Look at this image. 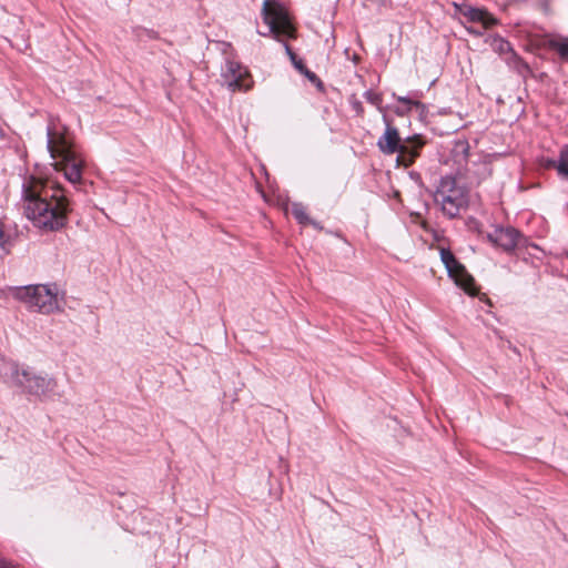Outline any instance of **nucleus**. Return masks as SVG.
<instances>
[{"label":"nucleus","mask_w":568,"mask_h":568,"mask_svg":"<svg viewBox=\"0 0 568 568\" xmlns=\"http://www.w3.org/2000/svg\"><path fill=\"white\" fill-rule=\"evenodd\" d=\"M24 214L40 229L59 230L67 223L69 201L53 178L31 175L22 184Z\"/></svg>","instance_id":"f257e3e1"},{"label":"nucleus","mask_w":568,"mask_h":568,"mask_svg":"<svg viewBox=\"0 0 568 568\" xmlns=\"http://www.w3.org/2000/svg\"><path fill=\"white\" fill-rule=\"evenodd\" d=\"M47 149L54 161L51 164L54 172H62L71 184L82 181L84 160L65 134L54 124H50L47 129Z\"/></svg>","instance_id":"f03ea898"},{"label":"nucleus","mask_w":568,"mask_h":568,"mask_svg":"<svg viewBox=\"0 0 568 568\" xmlns=\"http://www.w3.org/2000/svg\"><path fill=\"white\" fill-rule=\"evenodd\" d=\"M0 376L7 384L19 387L42 400L52 399L59 395L54 378L21 368L12 362L3 364Z\"/></svg>","instance_id":"7ed1b4c3"},{"label":"nucleus","mask_w":568,"mask_h":568,"mask_svg":"<svg viewBox=\"0 0 568 568\" xmlns=\"http://www.w3.org/2000/svg\"><path fill=\"white\" fill-rule=\"evenodd\" d=\"M262 16L265 24L268 28V31H258V33L263 37L272 34L276 41L283 43L285 52L292 64L296 70L303 73L306 69L303 61L297 59V55L287 44L288 39L296 37V29L293 26L286 10L275 0H265L263 3Z\"/></svg>","instance_id":"20e7f679"},{"label":"nucleus","mask_w":568,"mask_h":568,"mask_svg":"<svg viewBox=\"0 0 568 568\" xmlns=\"http://www.w3.org/2000/svg\"><path fill=\"white\" fill-rule=\"evenodd\" d=\"M9 294L28 308L44 314L60 310L64 302L59 286H10Z\"/></svg>","instance_id":"39448f33"},{"label":"nucleus","mask_w":568,"mask_h":568,"mask_svg":"<svg viewBox=\"0 0 568 568\" xmlns=\"http://www.w3.org/2000/svg\"><path fill=\"white\" fill-rule=\"evenodd\" d=\"M377 145L384 154L397 153L398 164L408 166L418 156V152L424 145V141L417 135L407 138L403 141L399 138L397 129L387 124L385 132L377 141Z\"/></svg>","instance_id":"423d86ee"},{"label":"nucleus","mask_w":568,"mask_h":568,"mask_svg":"<svg viewBox=\"0 0 568 568\" xmlns=\"http://www.w3.org/2000/svg\"><path fill=\"white\" fill-rule=\"evenodd\" d=\"M435 201L448 217H455L468 203V191L460 176L446 175L435 192Z\"/></svg>","instance_id":"0eeeda50"},{"label":"nucleus","mask_w":568,"mask_h":568,"mask_svg":"<svg viewBox=\"0 0 568 568\" xmlns=\"http://www.w3.org/2000/svg\"><path fill=\"white\" fill-rule=\"evenodd\" d=\"M223 83L231 91L248 90L252 87V80L245 67L236 61L227 60L222 68Z\"/></svg>","instance_id":"6e6552de"},{"label":"nucleus","mask_w":568,"mask_h":568,"mask_svg":"<svg viewBox=\"0 0 568 568\" xmlns=\"http://www.w3.org/2000/svg\"><path fill=\"white\" fill-rule=\"evenodd\" d=\"M486 236L493 245L507 252L514 250L520 239L518 231L509 226H496L491 232H488Z\"/></svg>","instance_id":"1a4fd4ad"},{"label":"nucleus","mask_w":568,"mask_h":568,"mask_svg":"<svg viewBox=\"0 0 568 568\" xmlns=\"http://www.w3.org/2000/svg\"><path fill=\"white\" fill-rule=\"evenodd\" d=\"M450 154L454 163L460 170L464 165H467V160L469 155V144L465 140H457L454 142Z\"/></svg>","instance_id":"9d476101"},{"label":"nucleus","mask_w":568,"mask_h":568,"mask_svg":"<svg viewBox=\"0 0 568 568\" xmlns=\"http://www.w3.org/2000/svg\"><path fill=\"white\" fill-rule=\"evenodd\" d=\"M464 16L471 22L481 23L485 29L496 23V19L490 13L479 8H468Z\"/></svg>","instance_id":"9b49d317"},{"label":"nucleus","mask_w":568,"mask_h":568,"mask_svg":"<svg viewBox=\"0 0 568 568\" xmlns=\"http://www.w3.org/2000/svg\"><path fill=\"white\" fill-rule=\"evenodd\" d=\"M393 97L400 103L404 104L403 108H398L395 110V112L399 115H404L408 112H410L414 108L420 113L424 114L427 111V106L422 103L417 98H410V97H402L393 94Z\"/></svg>","instance_id":"f8f14e48"},{"label":"nucleus","mask_w":568,"mask_h":568,"mask_svg":"<svg viewBox=\"0 0 568 568\" xmlns=\"http://www.w3.org/2000/svg\"><path fill=\"white\" fill-rule=\"evenodd\" d=\"M445 267L449 277L454 281V284H471L466 278L467 273L465 267L457 260H454V263Z\"/></svg>","instance_id":"ddd939ff"},{"label":"nucleus","mask_w":568,"mask_h":568,"mask_svg":"<svg viewBox=\"0 0 568 568\" xmlns=\"http://www.w3.org/2000/svg\"><path fill=\"white\" fill-rule=\"evenodd\" d=\"M556 170L559 175L568 176V145H565L560 150L558 165H556Z\"/></svg>","instance_id":"4468645a"},{"label":"nucleus","mask_w":568,"mask_h":568,"mask_svg":"<svg viewBox=\"0 0 568 568\" xmlns=\"http://www.w3.org/2000/svg\"><path fill=\"white\" fill-rule=\"evenodd\" d=\"M292 214L294 217L301 223L305 224L311 222L310 217L306 214L305 207L301 203H293L291 207Z\"/></svg>","instance_id":"2eb2a0df"},{"label":"nucleus","mask_w":568,"mask_h":568,"mask_svg":"<svg viewBox=\"0 0 568 568\" xmlns=\"http://www.w3.org/2000/svg\"><path fill=\"white\" fill-rule=\"evenodd\" d=\"M10 236L3 231V225L0 222V257H3L9 253Z\"/></svg>","instance_id":"dca6fc26"},{"label":"nucleus","mask_w":568,"mask_h":568,"mask_svg":"<svg viewBox=\"0 0 568 568\" xmlns=\"http://www.w3.org/2000/svg\"><path fill=\"white\" fill-rule=\"evenodd\" d=\"M462 288L464 290L465 294H467L468 296L478 297L479 300L485 301L486 303L489 304V300L486 297L485 294H481L479 292L478 286H462Z\"/></svg>","instance_id":"f3484780"},{"label":"nucleus","mask_w":568,"mask_h":568,"mask_svg":"<svg viewBox=\"0 0 568 568\" xmlns=\"http://www.w3.org/2000/svg\"><path fill=\"white\" fill-rule=\"evenodd\" d=\"M561 58L568 60V39L559 41L554 45Z\"/></svg>","instance_id":"a211bd4d"},{"label":"nucleus","mask_w":568,"mask_h":568,"mask_svg":"<svg viewBox=\"0 0 568 568\" xmlns=\"http://www.w3.org/2000/svg\"><path fill=\"white\" fill-rule=\"evenodd\" d=\"M440 258L445 266H448L449 264L454 263V260H456L453 253L448 250L440 251Z\"/></svg>","instance_id":"6ab92c4d"},{"label":"nucleus","mask_w":568,"mask_h":568,"mask_svg":"<svg viewBox=\"0 0 568 568\" xmlns=\"http://www.w3.org/2000/svg\"><path fill=\"white\" fill-rule=\"evenodd\" d=\"M365 95H366L367 101H369L372 104L378 105V103L381 102V98L376 93L368 91V92H366Z\"/></svg>","instance_id":"aec40b11"},{"label":"nucleus","mask_w":568,"mask_h":568,"mask_svg":"<svg viewBox=\"0 0 568 568\" xmlns=\"http://www.w3.org/2000/svg\"><path fill=\"white\" fill-rule=\"evenodd\" d=\"M311 81H315L317 78L314 72L310 71L308 69H305L303 72Z\"/></svg>","instance_id":"412c9836"},{"label":"nucleus","mask_w":568,"mask_h":568,"mask_svg":"<svg viewBox=\"0 0 568 568\" xmlns=\"http://www.w3.org/2000/svg\"><path fill=\"white\" fill-rule=\"evenodd\" d=\"M556 165H558V161H556V160H548L546 162V166L547 168H555L556 169Z\"/></svg>","instance_id":"4be33fe9"},{"label":"nucleus","mask_w":568,"mask_h":568,"mask_svg":"<svg viewBox=\"0 0 568 568\" xmlns=\"http://www.w3.org/2000/svg\"><path fill=\"white\" fill-rule=\"evenodd\" d=\"M0 568H14L11 564L7 562L3 559H0Z\"/></svg>","instance_id":"5701e85b"},{"label":"nucleus","mask_w":568,"mask_h":568,"mask_svg":"<svg viewBox=\"0 0 568 568\" xmlns=\"http://www.w3.org/2000/svg\"><path fill=\"white\" fill-rule=\"evenodd\" d=\"M465 168V171H468V168H466V165H464L460 170L458 169V174H462V170Z\"/></svg>","instance_id":"b1692460"},{"label":"nucleus","mask_w":568,"mask_h":568,"mask_svg":"<svg viewBox=\"0 0 568 568\" xmlns=\"http://www.w3.org/2000/svg\"><path fill=\"white\" fill-rule=\"evenodd\" d=\"M504 47H508V42H503L500 49H504Z\"/></svg>","instance_id":"393cba45"},{"label":"nucleus","mask_w":568,"mask_h":568,"mask_svg":"<svg viewBox=\"0 0 568 568\" xmlns=\"http://www.w3.org/2000/svg\"><path fill=\"white\" fill-rule=\"evenodd\" d=\"M470 32H473V30L469 29ZM475 34L477 36H480V32L479 31H474Z\"/></svg>","instance_id":"a878e982"}]
</instances>
